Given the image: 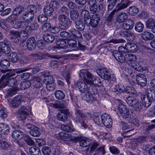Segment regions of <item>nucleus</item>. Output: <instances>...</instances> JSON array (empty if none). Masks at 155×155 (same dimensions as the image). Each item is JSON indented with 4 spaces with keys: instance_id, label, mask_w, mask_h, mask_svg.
<instances>
[{
    "instance_id": "1",
    "label": "nucleus",
    "mask_w": 155,
    "mask_h": 155,
    "mask_svg": "<svg viewBox=\"0 0 155 155\" xmlns=\"http://www.w3.org/2000/svg\"><path fill=\"white\" fill-rule=\"evenodd\" d=\"M80 75L84 77L85 82L90 85L100 86L102 85L101 79L99 78L93 77V75L89 72L85 73L81 72Z\"/></svg>"
},
{
    "instance_id": "2",
    "label": "nucleus",
    "mask_w": 155,
    "mask_h": 155,
    "mask_svg": "<svg viewBox=\"0 0 155 155\" xmlns=\"http://www.w3.org/2000/svg\"><path fill=\"white\" fill-rule=\"evenodd\" d=\"M75 114L77 116H79L77 120L81 123V126L83 127L85 129L87 128L88 121L91 118L90 114L84 113L81 110L78 109L76 110Z\"/></svg>"
},
{
    "instance_id": "3",
    "label": "nucleus",
    "mask_w": 155,
    "mask_h": 155,
    "mask_svg": "<svg viewBox=\"0 0 155 155\" xmlns=\"http://www.w3.org/2000/svg\"><path fill=\"white\" fill-rule=\"evenodd\" d=\"M15 75V73L12 74V73L10 72L7 73L6 74L3 75L0 79V81H3L4 80H5L2 84V86L4 87L6 86H8L12 87L16 85L17 80L15 78H12L8 80H7L8 78Z\"/></svg>"
},
{
    "instance_id": "4",
    "label": "nucleus",
    "mask_w": 155,
    "mask_h": 155,
    "mask_svg": "<svg viewBox=\"0 0 155 155\" xmlns=\"http://www.w3.org/2000/svg\"><path fill=\"white\" fill-rule=\"evenodd\" d=\"M145 93L147 95V98H146V95L143 93L140 92V97L142 101L143 105L145 107H147L151 104L153 101L154 100L150 94L148 88L146 89Z\"/></svg>"
},
{
    "instance_id": "5",
    "label": "nucleus",
    "mask_w": 155,
    "mask_h": 155,
    "mask_svg": "<svg viewBox=\"0 0 155 155\" xmlns=\"http://www.w3.org/2000/svg\"><path fill=\"white\" fill-rule=\"evenodd\" d=\"M118 112L119 113L121 116L125 119H130L131 114L129 109L125 105L121 104L118 105Z\"/></svg>"
},
{
    "instance_id": "6",
    "label": "nucleus",
    "mask_w": 155,
    "mask_h": 155,
    "mask_svg": "<svg viewBox=\"0 0 155 155\" xmlns=\"http://www.w3.org/2000/svg\"><path fill=\"white\" fill-rule=\"evenodd\" d=\"M78 8L81 16L84 18V23L87 24L91 18L89 12L85 9L84 6H79Z\"/></svg>"
},
{
    "instance_id": "7",
    "label": "nucleus",
    "mask_w": 155,
    "mask_h": 155,
    "mask_svg": "<svg viewBox=\"0 0 155 155\" xmlns=\"http://www.w3.org/2000/svg\"><path fill=\"white\" fill-rule=\"evenodd\" d=\"M101 122L107 128H110L112 126V119L109 114L104 113L101 116Z\"/></svg>"
},
{
    "instance_id": "8",
    "label": "nucleus",
    "mask_w": 155,
    "mask_h": 155,
    "mask_svg": "<svg viewBox=\"0 0 155 155\" xmlns=\"http://www.w3.org/2000/svg\"><path fill=\"white\" fill-rule=\"evenodd\" d=\"M22 19H20L18 18L17 20L15 22L13 23L12 25L15 28H22L26 30V28L27 27L29 22L25 21H22Z\"/></svg>"
},
{
    "instance_id": "9",
    "label": "nucleus",
    "mask_w": 155,
    "mask_h": 155,
    "mask_svg": "<svg viewBox=\"0 0 155 155\" xmlns=\"http://www.w3.org/2000/svg\"><path fill=\"white\" fill-rule=\"evenodd\" d=\"M97 73L102 79L109 80L110 78V72L106 68L97 69Z\"/></svg>"
},
{
    "instance_id": "10",
    "label": "nucleus",
    "mask_w": 155,
    "mask_h": 155,
    "mask_svg": "<svg viewBox=\"0 0 155 155\" xmlns=\"http://www.w3.org/2000/svg\"><path fill=\"white\" fill-rule=\"evenodd\" d=\"M84 79V78H83ZM84 82L82 81H78L75 84L76 87L82 93H85L88 92L89 91V87L86 84V82L84 80Z\"/></svg>"
},
{
    "instance_id": "11",
    "label": "nucleus",
    "mask_w": 155,
    "mask_h": 155,
    "mask_svg": "<svg viewBox=\"0 0 155 155\" xmlns=\"http://www.w3.org/2000/svg\"><path fill=\"white\" fill-rule=\"evenodd\" d=\"M136 79L137 83L140 86L143 87L146 85L147 79L143 74H141L137 75Z\"/></svg>"
},
{
    "instance_id": "12",
    "label": "nucleus",
    "mask_w": 155,
    "mask_h": 155,
    "mask_svg": "<svg viewBox=\"0 0 155 155\" xmlns=\"http://www.w3.org/2000/svg\"><path fill=\"white\" fill-rule=\"evenodd\" d=\"M68 110H66L62 109L60 112L58 113L57 115V119L61 121L66 120L68 118Z\"/></svg>"
},
{
    "instance_id": "13",
    "label": "nucleus",
    "mask_w": 155,
    "mask_h": 155,
    "mask_svg": "<svg viewBox=\"0 0 155 155\" xmlns=\"http://www.w3.org/2000/svg\"><path fill=\"white\" fill-rule=\"evenodd\" d=\"M58 21L61 24H66L69 25L70 23H72V21L66 15L61 14L58 15Z\"/></svg>"
},
{
    "instance_id": "14",
    "label": "nucleus",
    "mask_w": 155,
    "mask_h": 155,
    "mask_svg": "<svg viewBox=\"0 0 155 155\" xmlns=\"http://www.w3.org/2000/svg\"><path fill=\"white\" fill-rule=\"evenodd\" d=\"M115 58L120 62H123L126 60V56L117 50H114L112 53Z\"/></svg>"
},
{
    "instance_id": "15",
    "label": "nucleus",
    "mask_w": 155,
    "mask_h": 155,
    "mask_svg": "<svg viewBox=\"0 0 155 155\" xmlns=\"http://www.w3.org/2000/svg\"><path fill=\"white\" fill-rule=\"evenodd\" d=\"M22 101V100L21 96L18 95L13 98L11 102V106L14 108L18 107Z\"/></svg>"
},
{
    "instance_id": "16",
    "label": "nucleus",
    "mask_w": 155,
    "mask_h": 155,
    "mask_svg": "<svg viewBox=\"0 0 155 155\" xmlns=\"http://www.w3.org/2000/svg\"><path fill=\"white\" fill-rule=\"evenodd\" d=\"M36 42L34 37H30L27 40L26 46L29 50L34 49L36 46Z\"/></svg>"
},
{
    "instance_id": "17",
    "label": "nucleus",
    "mask_w": 155,
    "mask_h": 155,
    "mask_svg": "<svg viewBox=\"0 0 155 155\" xmlns=\"http://www.w3.org/2000/svg\"><path fill=\"white\" fill-rule=\"evenodd\" d=\"M83 100L85 101L91 103L95 100L92 93H90L89 91L86 92V94L82 97Z\"/></svg>"
},
{
    "instance_id": "18",
    "label": "nucleus",
    "mask_w": 155,
    "mask_h": 155,
    "mask_svg": "<svg viewBox=\"0 0 155 155\" xmlns=\"http://www.w3.org/2000/svg\"><path fill=\"white\" fill-rule=\"evenodd\" d=\"M134 25L133 21L132 20L129 19L127 20V21L122 24V28L124 30H129L133 28Z\"/></svg>"
},
{
    "instance_id": "19",
    "label": "nucleus",
    "mask_w": 155,
    "mask_h": 155,
    "mask_svg": "<svg viewBox=\"0 0 155 155\" xmlns=\"http://www.w3.org/2000/svg\"><path fill=\"white\" fill-rule=\"evenodd\" d=\"M54 11L53 8L51 7L49 4H46L44 7V13L47 16H51L52 15Z\"/></svg>"
},
{
    "instance_id": "20",
    "label": "nucleus",
    "mask_w": 155,
    "mask_h": 155,
    "mask_svg": "<svg viewBox=\"0 0 155 155\" xmlns=\"http://www.w3.org/2000/svg\"><path fill=\"white\" fill-rule=\"evenodd\" d=\"M60 71L62 75L65 78L68 83V84H70L69 79L70 77L68 70L67 68L66 67L62 68L61 69Z\"/></svg>"
},
{
    "instance_id": "21",
    "label": "nucleus",
    "mask_w": 155,
    "mask_h": 155,
    "mask_svg": "<svg viewBox=\"0 0 155 155\" xmlns=\"http://www.w3.org/2000/svg\"><path fill=\"white\" fill-rule=\"evenodd\" d=\"M131 4V2L127 0L126 2L123 1L118 5H117L116 9H115L117 10V11L124 9L130 6Z\"/></svg>"
},
{
    "instance_id": "22",
    "label": "nucleus",
    "mask_w": 155,
    "mask_h": 155,
    "mask_svg": "<svg viewBox=\"0 0 155 155\" xmlns=\"http://www.w3.org/2000/svg\"><path fill=\"white\" fill-rule=\"evenodd\" d=\"M45 77L44 78L43 82L46 85L48 84H51L54 83V78L53 77L50 75L49 73L47 74L46 72H45L44 74Z\"/></svg>"
},
{
    "instance_id": "23",
    "label": "nucleus",
    "mask_w": 155,
    "mask_h": 155,
    "mask_svg": "<svg viewBox=\"0 0 155 155\" xmlns=\"http://www.w3.org/2000/svg\"><path fill=\"white\" fill-rule=\"evenodd\" d=\"M125 46L128 49V52H136L138 49L137 45L134 43H127L126 44Z\"/></svg>"
},
{
    "instance_id": "24",
    "label": "nucleus",
    "mask_w": 155,
    "mask_h": 155,
    "mask_svg": "<svg viewBox=\"0 0 155 155\" xmlns=\"http://www.w3.org/2000/svg\"><path fill=\"white\" fill-rule=\"evenodd\" d=\"M10 33L11 34V38L14 41L15 43H19V31H12Z\"/></svg>"
},
{
    "instance_id": "25",
    "label": "nucleus",
    "mask_w": 155,
    "mask_h": 155,
    "mask_svg": "<svg viewBox=\"0 0 155 155\" xmlns=\"http://www.w3.org/2000/svg\"><path fill=\"white\" fill-rule=\"evenodd\" d=\"M33 85L35 87H40L43 85V81L39 77H35L33 80Z\"/></svg>"
},
{
    "instance_id": "26",
    "label": "nucleus",
    "mask_w": 155,
    "mask_h": 155,
    "mask_svg": "<svg viewBox=\"0 0 155 155\" xmlns=\"http://www.w3.org/2000/svg\"><path fill=\"white\" fill-rule=\"evenodd\" d=\"M34 15L33 13H31L29 12H26L23 14L22 15V19H24L25 21H32Z\"/></svg>"
},
{
    "instance_id": "27",
    "label": "nucleus",
    "mask_w": 155,
    "mask_h": 155,
    "mask_svg": "<svg viewBox=\"0 0 155 155\" xmlns=\"http://www.w3.org/2000/svg\"><path fill=\"white\" fill-rule=\"evenodd\" d=\"M28 21L29 22V23L26 29V31H27L29 32L31 30H36L38 28V25L36 21L31 24V21Z\"/></svg>"
},
{
    "instance_id": "28",
    "label": "nucleus",
    "mask_w": 155,
    "mask_h": 155,
    "mask_svg": "<svg viewBox=\"0 0 155 155\" xmlns=\"http://www.w3.org/2000/svg\"><path fill=\"white\" fill-rule=\"evenodd\" d=\"M142 38L145 41L150 40L154 38V35L151 33L144 31L141 34Z\"/></svg>"
},
{
    "instance_id": "29",
    "label": "nucleus",
    "mask_w": 155,
    "mask_h": 155,
    "mask_svg": "<svg viewBox=\"0 0 155 155\" xmlns=\"http://www.w3.org/2000/svg\"><path fill=\"white\" fill-rule=\"evenodd\" d=\"M127 15L124 12L119 13L117 18V21L119 23H122L127 18Z\"/></svg>"
},
{
    "instance_id": "30",
    "label": "nucleus",
    "mask_w": 155,
    "mask_h": 155,
    "mask_svg": "<svg viewBox=\"0 0 155 155\" xmlns=\"http://www.w3.org/2000/svg\"><path fill=\"white\" fill-rule=\"evenodd\" d=\"M128 14L131 15H134L139 12L138 9L135 6H130L127 9Z\"/></svg>"
},
{
    "instance_id": "31",
    "label": "nucleus",
    "mask_w": 155,
    "mask_h": 155,
    "mask_svg": "<svg viewBox=\"0 0 155 155\" xmlns=\"http://www.w3.org/2000/svg\"><path fill=\"white\" fill-rule=\"evenodd\" d=\"M12 137L15 139H20L24 136L23 132L19 130L13 131L12 134Z\"/></svg>"
},
{
    "instance_id": "32",
    "label": "nucleus",
    "mask_w": 155,
    "mask_h": 155,
    "mask_svg": "<svg viewBox=\"0 0 155 155\" xmlns=\"http://www.w3.org/2000/svg\"><path fill=\"white\" fill-rule=\"evenodd\" d=\"M44 40L48 43H51L55 40V37L52 34H45L43 36Z\"/></svg>"
},
{
    "instance_id": "33",
    "label": "nucleus",
    "mask_w": 155,
    "mask_h": 155,
    "mask_svg": "<svg viewBox=\"0 0 155 155\" xmlns=\"http://www.w3.org/2000/svg\"><path fill=\"white\" fill-rule=\"evenodd\" d=\"M0 131L4 134H7L9 132V128L6 124L0 123Z\"/></svg>"
},
{
    "instance_id": "34",
    "label": "nucleus",
    "mask_w": 155,
    "mask_h": 155,
    "mask_svg": "<svg viewBox=\"0 0 155 155\" xmlns=\"http://www.w3.org/2000/svg\"><path fill=\"white\" fill-rule=\"evenodd\" d=\"M30 134L32 136L35 137H39L41 134L38 128L35 126H33V129L30 131Z\"/></svg>"
},
{
    "instance_id": "35",
    "label": "nucleus",
    "mask_w": 155,
    "mask_h": 155,
    "mask_svg": "<svg viewBox=\"0 0 155 155\" xmlns=\"http://www.w3.org/2000/svg\"><path fill=\"white\" fill-rule=\"evenodd\" d=\"M29 152L31 155H40L41 154L40 150L37 147L34 146L30 148Z\"/></svg>"
},
{
    "instance_id": "36",
    "label": "nucleus",
    "mask_w": 155,
    "mask_h": 155,
    "mask_svg": "<svg viewBox=\"0 0 155 155\" xmlns=\"http://www.w3.org/2000/svg\"><path fill=\"white\" fill-rule=\"evenodd\" d=\"M27 31L25 30L19 31V42H23L27 38L28 34Z\"/></svg>"
},
{
    "instance_id": "37",
    "label": "nucleus",
    "mask_w": 155,
    "mask_h": 155,
    "mask_svg": "<svg viewBox=\"0 0 155 155\" xmlns=\"http://www.w3.org/2000/svg\"><path fill=\"white\" fill-rule=\"evenodd\" d=\"M24 140L28 145L29 146L35 145V143L33 140L30 138L29 136L26 135H24Z\"/></svg>"
},
{
    "instance_id": "38",
    "label": "nucleus",
    "mask_w": 155,
    "mask_h": 155,
    "mask_svg": "<svg viewBox=\"0 0 155 155\" xmlns=\"http://www.w3.org/2000/svg\"><path fill=\"white\" fill-rule=\"evenodd\" d=\"M58 135L60 138L61 140L68 141V140L70 139V134L62 132L58 134Z\"/></svg>"
},
{
    "instance_id": "39",
    "label": "nucleus",
    "mask_w": 155,
    "mask_h": 155,
    "mask_svg": "<svg viewBox=\"0 0 155 155\" xmlns=\"http://www.w3.org/2000/svg\"><path fill=\"white\" fill-rule=\"evenodd\" d=\"M56 43L57 45L56 47L58 49H66L68 48L67 44L64 41L56 42Z\"/></svg>"
},
{
    "instance_id": "40",
    "label": "nucleus",
    "mask_w": 155,
    "mask_h": 155,
    "mask_svg": "<svg viewBox=\"0 0 155 155\" xmlns=\"http://www.w3.org/2000/svg\"><path fill=\"white\" fill-rule=\"evenodd\" d=\"M126 60L132 62L134 63L136 61L137 58L136 56L132 54H127L125 55Z\"/></svg>"
},
{
    "instance_id": "41",
    "label": "nucleus",
    "mask_w": 155,
    "mask_h": 155,
    "mask_svg": "<svg viewBox=\"0 0 155 155\" xmlns=\"http://www.w3.org/2000/svg\"><path fill=\"white\" fill-rule=\"evenodd\" d=\"M54 95L56 98L59 100L63 99L65 96L64 93L61 90L56 91Z\"/></svg>"
},
{
    "instance_id": "42",
    "label": "nucleus",
    "mask_w": 155,
    "mask_h": 155,
    "mask_svg": "<svg viewBox=\"0 0 155 155\" xmlns=\"http://www.w3.org/2000/svg\"><path fill=\"white\" fill-rule=\"evenodd\" d=\"M146 25L147 28L152 29L155 25V21L152 18L148 19L146 22Z\"/></svg>"
},
{
    "instance_id": "43",
    "label": "nucleus",
    "mask_w": 155,
    "mask_h": 155,
    "mask_svg": "<svg viewBox=\"0 0 155 155\" xmlns=\"http://www.w3.org/2000/svg\"><path fill=\"white\" fill-rule=\"evenodd\" d=\"M61 128L62 130L68 132H72L75 131V129L73 127L71 126L62 124Z\"/></svg>"
},
{
    "instance_id": "44",
    "label": "nucleus",
    "mask_w": 155,
    "mask_h": 155,
    "mask_svg": "<svg viewBox=\"0 0 155 155\" xmlns=\"http://www.w3.org/2000/svg\"><path fill=\"white\" fill-rule=\"evenodd\" d=\"M75 26L76 28L79 31L83 30L85 28L83 22L80 20H78L75 21Z\"/></svg>"
},
{
    "instance_id": "45",
    "label": "nucleus",
    "mask_w": 155,
    "mask_h": 155,
    "mask_svg": "<svg viewBox=\"0 0 155 155\" xmlns=\"http://www.w3.org/2000/svg\"><path fill=\"white\" fill-rule=\"evenodd\" d=\"M31 84V82L28 81L22 82L20 84V88L22 90L27 89L30 86Z\"/></svg>"
},
{
    "instance_id": "46",
    "label": "nucleus",
    "mask_w": 155,
    "mask_h": 155,
    "mask_svg": "<svg viewBox=\"0 0 155 155\" xmlns=\"http://www.w3.org/2000/svg\"><path fill=\"white\" fill-rule=\"evenodd\" d=\"M9 60L12 62H15L18 59V56L17 54L15 52L11 53L8 57Z\"/></svg>"
},
{
    "instance_id": "47",
    "label": "nucleus",
    "mask_w": 155,
    "mask_h": 155,
    "mask_svg": "<svg viewBox=\"0 0 155 155\" xmlns=\"http://www.w3.org/2000/svg\"><path fill=\"white\" fill-rule=\"evenodd\" d=\"M71 34L72 39H76V38H81L82 36L81 33L80 31L75 29L71 31Z\"/></svg>"
},
{
    "instance_id": "48",
    "label": "nucleus",
    "mask_w": 155,
    "mask_h": 155,
    "mask_svg": "<svg viewBox=\"0 0 155 155\" xmlns=\"http://www.w3.org/2000/svg\"><path fill=\"white\" fill-rule=\"evenodd\" d=\"M1 67L3 68L6 69L10 66V62L7 59L2 60L0 63Z\"/></svg>"
},
{
    "instance_id": "49",
    "label": "nucleus",
    "mask_w": 155,
    "mask_h": 155,
    "mask_svg": "<svg viewBox=\"0 0 155 155\" xmlns=\"http://www.w3.org/2000/svg\"><path fill=\"white\" fill-rule=\"evenodd\" d=\"M144 28L143 25L140 22H137L135 24V30L138 32H142Z\"/></svg>"
},
{
    "instance_id": "50",
    "label": "nucleus",
    "mask_w": 155,
    "mask_h": 155,
    "mask_svg": "<svg viewBox=\"0 0 155 155\" xmlns=\"http://www.w3.org/2000/svg\"><path fill=\"white\" fill-rule=\"evenodd\" d=\"M28 116V113L23 110H21L19 111V114L18 117L19 120H24Z\"/></svg>"
},
{
    "instance_id": "51",
    "label": "nucleus",
    "mask_w": 155,
    "mask_h": 155,
    "mask_svg": "<svg viewBox=\"0 0 155 155\" xmlns=\"http://www.w3.org/2000/svg\"><path fill=\"white\" fill-rule=\"evenodd\" d=\"M48 20V17L43 15H40L38 18V21L41 24H44L47 22Z\"/></svg>"
},
{
    "instance_id": "52",
    "label": "nucleus",
    "mask_w": 155,
    "mask_h": 155,
    "mask_svg": "<svg viewBox=\"0 0 155 155\" xmlns=\"http://www.w3.org/2000/svg\"><path fill=\"white\" fill-rule=\"evenodd\" d=\"M60 35L65 39H68L69 38H72V35L69 32L65 31L61 32Z\"/></svg>"
},
{
    "instance_id": "53",
    "label": "nucleus",
    "mask_w": 155,
    "mask_h": 155,
    "mask_svg": "<svg viewBox=\"0 0 155 155\" xmlns=\"http://www.w3.org/2000/svg\"><path fill=\"white\" fill-rule=\"evenodd\" d=\"M129 65L138 71H140L142 70V67L138 64H137L135 63H129Z\"/></svg>"
},
{
    "instance_id": "54",
    "label": "nucleus",
    "mask_w": 155,
    "mask_h": 155,
    "mask_svg": "<svg viewBox=\"0 0 155 155\" xmlns=\"http://www.w3.org/2000/svg\"><path fill=\"white\" fill-rule=\"evenodd\" d=\"M24 10V7L21 6H18L15 8L13 11V14L17 15L20 14Z\"/></svg>"
},
{
    "instance_id": "55",
    "label": "nucleus",
    "mask_w": 155,
    "mask_h": 155,
    "mask_svg": "<svg viewBox=\"0 0 155 155\" xmlns=\"http://www.w3.org/2000/svg\"><path fill=\"white\" fill-rule=\"evenodd\" d=\"M70 17L73 20H76L79 16V13L78 11L73 10L70 12Z\"/></svg>"
},
{
    "instance_id": "56",
    "label": "nucleus",
    "mask_w": 155,
    "mask_h": 155,
    "mask_svg": "<svg viewBox=\"0 0 155 155\" xmlns=\"http://www.w3.org/2000/svg\"><path fill=\"white\" fill-rule=\"evenodd\" d=\"M132 106L133 107L135 110L137 111H140L142 108L141 102L138 101H137L134 104H133Z\"/></svg>"
},
{
    "instance_id": "57",
    "label": "nucleus",
    "mask_w": 155,
    "mask_h": 155,
    "mask_svg": "<svg viewBox=\"0 0 155 155\" xmlns=\"http://www.w3.org/2000/svg\"><path fill=\"white\" fill-rule=\"evenodd\" d=\"M18 90V88L16 87L10 88L7 91V94L9 96H12L16 94Z\"/></svg>"
},
{
    "instance_id": "58",
    "label": "nucleus",
    "mask_w": 155,
    "mask_h": 155,
    "mask_svg": "<svg viewBox=\"0 0 155 155\" xmlns=\"http://www.w3.org/2000/svg\"><path fill=\"white\" fill-rule=\"evenodd\" d=\"M9 146V144L6 141H2L0 142V148L2 150H7Z\"/></svg>"
},
{
    "instance_id": "59",
    "label": "nucleus",
    "mask_w": 155,
    "mask_h": 155,
    "mask_svg": "<svg viewBox=\"0 0 155 155\" xmlns=\"http://www.w3.org/2000/svg\"><path fill=\"white\" fill-rule=\"evenodd\" d=\"M79 143L80 146L83 147H87L90 144V143L89 141L85 139H82L80 140Z\"/></svg>"
},
{
    "instance_id": "60",
    "label": "nucleus",
    "mask_w": 155,
    "mask_h": 155,
    "mask_svg": "<svg viewBox=\"0 0 155 155\" xmlns=\"http://www.w3.org/2000/svg\"><path fill=\"white\" fill-rule=\"evenodd\" d=\"M105 153L104 147H102L99 148L93 155H104Z\"/></svg>"
},
{
    "instance_id": "61",
    "label": "nucleus",
    "mask_w": 155,
    "mask_h": 155,
    "mask_svg": "<svg viewBox=\"0 0 155 155\" xmlns=\"http://www.w3.org/2000/svg\"><path fill=\"white\" fill-rule=\"evenodd\" d=\"M125 36L127 37L128 38L130 39V41H133L135 39L134 34L130 31H125Z\"/></svg>"
},
{
    "instance_id": "62",
    "label": "nucleus",
    "mask_w": 155,
    "mask_h": 155,
    "mask_svg": "<svg viewBox=\"0 0 155 155\" xmlns=\"http://www.w3.org/2000/svg\"><path fill=\"white\" fill-rule=\"evenodd\" d=\"M125 101L129 105L131 106H133V102L135 100L133 97L128 96L126 97Z\"/></svg>"
},
{
    "instance_id": "63",
    "label": "nucleus",
    "mask_w": 155,
    "mask_h": 155,
    "mask_svg": "<svg viewBox=\"0 0 155 155\" xmlns=\"http://www.w3.org/2000/svg\"><path fill=\"white\" fill-rule=\"evenodd\" d=\"M74 39L69 38L68 39L67 43L69 46L72 47H75L76 46L77 42Z\"/></svg>"
},
{
    "instance_id": "64",
    "label": "nucleus",
    "mask_w": 155,
    "mask_h": 155,
    "mask_svg": "<svg viewBox=\"0 0 155 155\" xmlns=\"http://www.w3.org/2000/svg\"><path fill=\"white\" fill-rule=\"evenodd\" d=\"M42 153L45 155H49L51 153V150L47 146L43 147L41 149Z\"/></svg>"
}]
</instances>
